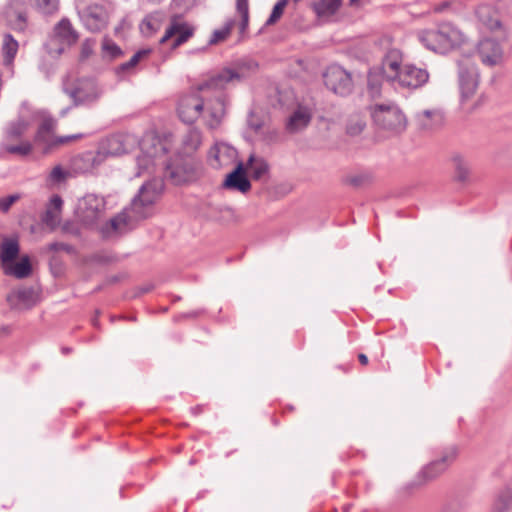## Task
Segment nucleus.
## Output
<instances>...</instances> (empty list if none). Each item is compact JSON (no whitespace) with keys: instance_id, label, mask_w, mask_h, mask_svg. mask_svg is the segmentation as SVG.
I'll return each instance as SVG.
<instances>
[{"instance_id":"56","label":"nucleus","mask_w":512,"mask_h":512,"mask_svg":"<svg viewBox=\"0 0 512 512\" xmlns=\"http://www.w3.org/2000/svg\"><path fill=\"white\" fill-rule=\"evenodd\" d=\"M203 411H204V405H202V404L196 405L191 408V413L194 416L200 415L201 413H203Z\"/></svg>"},{"instance_id":"19","label":"nucleus","mask_w":512,"mask_h":512,"mask_svg":"<svg viewBox=\"0 0 512 512\" xmlns=\"http://www.w3.org/2000/svg\"><path fill=\"white\" fill-rule=\"evenodd\" d=\"M477 53L483 64L495 66L502 60L503 52L500 44L490 38L483 39L477 46Z\"/></svg>"},{"instance_id":"5","label":"nucleus","mask_w":512,"mask_h":512,"mask_svg":"<svg viewBox=\"0 0 512 512\" xmlns=\"http://www.w3.org/2000/svg\"><path fill=\"white\" fill-rule=\"evenodd\" d=\"M458 454L459 450L456 445L444 447L435 459L420 469L409 486L418 488L436 480L456 461Z\"/></svg>"},{"instance_id":"64","label":"nucleus","mask_w":512,"mask_h":512,"mask_svg":"<svg viewBox=\"0 0 512 512\" xmlns=\"http://www.w3.org/2000/svg\"><path fill=\"white\" fill-rule=\"evenodd\" d=\"M58 263V258L56 256L51 257L50 264Z\"/></svg>"},{"instance_id":"38","label":"nucleus","mask_w":512,"mask_h":512,"mask_svg":"<svg viewBox=\"0 0 512 512\" xmlns=\"http://www.w3.org/2000/svg\"><path fill=\"white\" fill-rule=\"evenodd\" d=\"M366 122L364 118L359 114L352 115L346 126V131L351 136L359 135L365 128Z\"/></svg>"},{"instance_id":"34","label":"nucleus","mask_w":512,"mask_h":512,"mask_svg":"<svg viewBox=\"0 0 512 512\" xmlns=\"http://www.w3.org/2000/svg\"><path fill=\"white\" fill-rule=\"evenodd\" d=\"M510 510H512V491L506 488L498 494L493 504V511L508 512Z\"/></svg>"},{"instance_id":"13","label":"nucleus","mask_w":512,"mask_h":512,"mask_svg":"<svg viewBox=\"0 0 512 512\" xmlns=\"http://www.w3.org/2000/svg\"><path fill=\"white\" fill-rule=\"evenodd\" d=\"M458 67L460 95L462 102H464L476 93L480 76L477 66L468 60L460 61Z\"/></svg>"},{"instance_id":"33","label":"nucleus","mask_w":512,"mask_h":512,"mask_svg":"<svg viewBox=\"0 0 512 512\" xmlns=\"http://www.w3.org/2000/svg\"><path fill=\"white\" fill-rule=\"evenodd\" d=\"M28 129V123L24 119L9 123L5 131V141L13 142L21 139Z\"/></svg>"},{"instance_id":"53","label":"nucleus","mask_w":512,"mask_h":512,"mask_svg":"<svg viewBox=\"0 0 512 512\" xmlns=\"http://www.w3.org/2000/svg\"><path fill=\"white\" fill-rule=\"evenodd\" d=\"M203 313V310H195L188 313H183L175 317V321H179L181 319H195L199 317Z\"/></svg>"},{"instance_id":"3","label":"nucleus","mask_w":512,"mask_h":512,"mask_svg":"<svg viewBox=\"0 0 512 512\" xmlns=\"http://www.w3.org/2000/svg\"><path fill=\"white\" fill-rule=\"evenodd\" d=\"M418 39L427 49L441 54L464 41L462 32L451 23H441L434 28L422 30L418 33Z\"/></svg>"},{"instance_id":"16","label":"nucleus","mask_w":512,"mask_h":512,"mask_svg":"<svg viewBox=\"0 0 512 512\" xmlns=\"http://www.w3.org/2000/svg\"><path fill=\"white\" fill-rule=\"evenodd\" d=\"M1 14L7 25L13 30L24 31L26 29L27 16L20 0H9Z\"/></svg>"},{"instance_id":"59","label":"nucleus","mask_w":512,"mask_h":512,"mask_svg":"<svg viewBox=\"0 0 512 512\" xmlns=\"http://www.w3.org/2000/svg\"><path fill=\"white\" fill-rule=\"evenodd\" d=\"M446 7H448V3H447V2H445V3H443V4L439 5V6H436V7H435V11H437V12H441V11H443Z\"/></svg>"},{"instance_id":"21","label":"nucleus","mask_w":512,"mask_h":512,"mask_svg":"<svg viewBox=\"0 0 512 512\" xmlns=\"http://www.w3.org/2000/svg\"><path fill=\"white\" fill-rule=\"evenodd\" d=\"M443 120V114L439 109H426L415 114L416 125L423 131H429L440 127Z\"/></svg>"},{"instance_id":"54","label":"nucleus","mask_w":512,"mask_h":512,"mask_svg":"<svg viewBox=\"0 0 512 512\" xmlns=\"http://www.w3.org/2000/svg\"><path fill=\"white\" fill-rule=\"evenodd\" d=\"M292 190L290 184L282 183L275 186V192L281 196L287 195Z\"/></svg>"},{"instance_id":"22","label":"nucleus","mask_w":512,"mask_h":512,"mask_svg":"<svg viewBox=\"0 0 512 512\" xmlns=\"http://www.w3.org/2000/svg\"><path fill=\"white\" fill-rule=\"evenodd\" d=\"M7 301L13 308H17L22 304L25 308L33 307L37 302V293L33 287H22L12 291Z\"/></svg>"},{"instance_id":"58","label":"nucleus","mask_w":512,"mask_h":512,"mask_svg":"<svg viewBox=\"0 0 512 512\" xmlns=\"http://www.w3.org/2000/svg\"><path fill=\"white\" fill-rule=\"evenodd\" d=\"M94 260L99 263H105V262L109 261V259L107 257L101 256V255H95Z\"/></svg>"},{"instance_id":"18","label":"nucleus","mask_w":512,"mask_h":512,"mask_svg":"<svg viewBox=\"0 0 512 512\" xmlns=\"http://www.w3.org/2000/svg\"><path fill=\"white\" fill-rule=\"evenodd\" d=\"M103 163L102 154L97 151H86L74 156L71 168L75 173H90Z\"/></svg>"},{"instance_id":"62","label":"nucleus","mask_w":512,"mask_h":512,"mask_svg":"<svg viewBox=\"0 0 512 512\" xmlns=\"http://www.w3.org/2000/svg\"><path fill=\"white\" fill-rule=\"evenodd\" d=\"M119 279H120L119 276H112V277L108 278V282L115 283V282L119 281Z\"/></svg>"},{"instance_id":"25","label":"nucleus","mask_w":512,"mask_h":512,"mask_svg":"<svg viewBox=\"0 0 512 512\" xmlns=\"http://www.w3.org/2000/svg\"><path fill=\"white\" fill-rule=\"evenodd\" d=\"M245 171H247L250 177L255 181H261L265 176L269 174L270 166L268 162L260 156L251 154L247 160Z\"/></svg>"},{"instance_id":"28","label":"nucleus","mask_w":512,"mask_h":512,"mask_svg":"<svg viewBox=\"0 0 512 512\" xmlns=\"http://www.w3.org/2000/svg\"><path fill=\"white\" fill-rule=\"evenodd\" d=\"M20 247L15 239L5 238L0 245V259L3 268L5 265H9L19 255Z\"/></svg>"},{"instance_id":"9","label":"nucleus","mask_w":512,"mask_h":512,"mask_svg":"<svg viewBox=\"0 0 512 512\" xmlns=\"http://www.w3.org/2000/svg\"><path fill=\"white\" fill-rule=\"evenodd\" d=\"M105 206L106 202L103 197L87 194L78 203L77 218L84 226L92 227L103 217Z\"/></svg>"},{"instance_id":"47","label":"nucleus","mask_w":512,"mask_h":512,"mask_svg":"<svg viewBox=\"0 0 512 512\" xmlns=\"http://www.w3.org/2000/svg\"><path fill=\"white\" fill-rule=\"evenodd\" d=\"M21 195L20 194H12L8 195L6 197L0 198V211L2 213H7L11 206L16 203L18 200H20Z\"/></svg>"},{"instance_id":"10","label":"nucleus","mask_w":512,"mask_h":512,"mask_svg":"<svg viewBox=\"0 0 512 512\" xmlns=\"http://www.w3.org/2000/svg\"><path fill=\"white\" fill-rule=\"evenodd\" d=\"M323 79L325 86L336 95L345 97L353 91L352 75L340 65H330L323 73Z\"/></svg>"},{"instance_id":"57","label":"nucleus","mask_w":512,"mask_h":512,"mask_svg":"<svg viewBox=\"0 0 512 512\" xmlns=\"http://www.w3.org/2000/svg\"><path fill=\"white\" fill-rule=\"evenodd\" d=\"M358 359H359V362L362 364V365H367L368 364V357L363 354V353H360L358 355Z\"/></svg>"},{"instance_id":"32","label":"nucleus","mask_w":512,"mask_h":512,"mask_svg":"<svg viewBox=\"0 0 512 512\" xmlns=\"http://www.w3.org/2000/svg\"><path fill=\"white\" fill-rule=\"evenodd\" d=\"M163 15L159 12L152 13L146 16L140 24V30L143 35L151 36L157 32L161 27Z\"/></svg>"},{"instance_id":"30","label":"nucleus","mask_w":512,"mask_h":512,"mask_svg":"<svg viewBox=\"0 0 512 512\" xmlns=\"http://www.w3.org/2000/svg\"><path fill=\"white\" fill-rule=\"evenodd\" d=\"M56 126L57 122L54 118L51 116L44 117L37 129L35 142L49 145L48 137L54 133Z\"/></svg>"},{"instance_id":"45","label":"nucleus","mask_w":512,"mask_h":512,"mask_svg":"<svg viewBox=\"0 0 512 512\" xmlns=\"http://www.w3.org/2000/svg\"><path fill=\"white\" fill-rule=\"evenodd\" d=\"M289 0H279L273 7L269 18L266 21V25L270 26L275 24L283 15L284 9L287 6Z\"/></svg>"},{"instance_id":"39","label":"nucleus","mask_w":512,"mask_h":512,"mask_svg":"<svg viewBox=\"0 0 512 512\" xmlns=\"http://www.w3.org/2000/svg\"><path fill=\"white\" fill-rule=\"evenodd\" d=\"M150 52V50H147V49H142V50H139L137 51L131 58L129 61L125 62V63H122L120 64L117 68H116V73L117 74H120V73H124V72H127L129 71L130 69L134 68L138 63L139 61L148 55V53Z\"/></svg>"},{"instance_id":"46","label":"nucleus","mask_w":512,"mask_h":512,"mask_svg":"<svg viewBox=\"0 0 512 512\" xmlns=\"http://www.w3.org/2000/svg\"><path fill=\"white\" fill-rule=\"evenodd\" d=\"M46 250L49 252L65 251L68 254H75L76 249L74 246L62 242H53L47 245Z\"/></svg>"},{"instance_id":"1","label":"nucleus","mask_w":512,"mask_h":512,"mask_svg":"<svg viewBox=\"0 0 512 512\" xmlns=\"http://www.w3.org/2000/svg\"><path fill=\"white\" fill-rule=\"evenodd\" d=\"M157 196V184L144 183L138 194L132 199L130 206L124 208L102 226L103 237L109 238L113 234L122 235L134 229L139 221L149 218L152 215V206L156 202Z\"/></svg>"},{"instance_id":"14","label":"nucleus","mask_w":512,"mask_h":512,"mask_svg":"<svg viewBox=\"0 0 512 512\" xmlns=\"http://www.w3.org/2000/svg\"><path fill=\"white\" fill-rule=\"evenodd\" d=\"M194 34V28L187 22L183 21L182 16L175 14L170 19V24L166 28L164 35L160 39V43H165L169 39L174 38L171 44L172 49H176L186 43Z\"/></svg>"},{"instance_id":"49","label":"nucleus","mask_w":512,"mask_h":512,"mask_svg":"<svg viewBox=\"0 0 512 512\" xmlns=\"http://www.w3.org/2000/svg\"><path fill=\"white\" fill-rule=\"evenodd\" d=\"M82 137H83L82 134H73V135H67V136H59V137H56L49 144V147L64 145V144H67V143H69L71 141L81 139Z\"/></svg>"},{"instance_id":"6","label":"nucleus","mask_w":512,"mask_h":512,"mask_svg":"<svg viewBox=\"0 0 512 512\" xmlns=\"http://www.w3.org/2000/svg\"><path fill=\"white\" fill-rule=\"evenodd\" d=\"M371 116L378 129L392 135L399 134L406 128L405 115L396 105H376L371 112Z\"/></svg>"},{"instance_id":"7","label":"nucleus","mask_w":512,"mask_h":512,"mask_svg":"<svg viewBox=\"0 0 512 512\" xmlns=\"http://www.w3.org/2000/svg\"><path fill=\"white\" fill-rule=\"evenodd\" d=\"M79 39L78 32L73 28L67 18L59 21L54 29L53 35L46 43V51L51 57H58L68 48L74 45Z\"/></svg>"},{"instance_id":"2","label":"nucleus","mask_w":512,"mask_h":512,"mask_svg":"<svg viewBox=\"0 0 512 512\" xmlns=\"http://www.w3.org/2000/svg\"><path fill=\"white\" fill-rule=\"evenodd\" d=\"M386 68L390 73L389 84L393 87L417 89L428 82L429 73L413 64L401 65V53L391 49L386 53Z\"/></svg>"},{"instance_id":"48","label":"nucleus","mask_w":512,"mask_h":512,"mask_svg":"<svg viewBox=\"0 0 512 512\" xmlns=\"http://www.w3.org/2000/svg\"><path fill=\"white\" fill-rule=\"evenodd\" d=\"M369 181V177L366 175H354L348 176L345 179V183L349 184L355 188L362 187Z\"/></svg>"},{"instance_id":"35","label":"nucleus","mask_w":512,"mask_h":512,"mask_svg":"<svg viewBox=\"0 0 512 512\" xmlns=\"http://www.w3.org/2000/svg\"><path fill=\"white\" fill-rule=\"evenodd\" d=\"M452 161L455 169V179L460 182L466 181L469 176V167L466 161L460 155H455Z\"/></svg>"},{"instance_id":"27","label":"nucleus","mask_w":512,"mask_h":512,"mask_svg":"<svg viewBox=\"0 0 512 512\" xmlns=\"http://www.w3.org/2000/svg\"><path fill=\"white\" fill-rule=\"evenodd\" d=\"M5 275L14 276L17 279H24L31 275L32 265L28 256H23L19 262L5 265L3 268Z\"/></svg>"},{"instance_id":"60","label":"nucleus","mask_w":512,"mask_h":512,"mask_svg":"<svg viewBox=\"0 0 512 512\" xmlns=\"http://www.w3.org/2000/svg\"><path fill=\"white\" fill-rule=\"evenodd\" d=\"M61 352L64 355H68V354H70L72 352V348L71 347H62L61 348Z\"/></svg>"},{"instance_id":"52","label":"nucleus","mask_w":512,"mask_h":512,"mask_svg":"<svg viewBox=\"0 0 512 512\" xmlns=\"http://www.w3.org/2000/svg\"><path fill=\"white\" fill-rule=\"evenodd\" d=\"M210 161H211V165L214 168L221 167L222 164H221L220 159H219V150H218V148L211 149V151H210Z\"/></svg>"},{"instance_id":"15","label":"nucleus","mask_w":512,"mask_h":512,"mask_svg":"<svg viewBox=\"0 0 512 512\" xmlns=\"http://www.w3.org/2000/svg\"><path fill=\"white\" fill-rule=\"evenodd\" d=\"M164 175L173 184L180 185L194 177L195 168L190 159L177 156L166 164Z\"/></svg>"},{"instance_id":"42","label":"nucleus","mask_w":512,"mask_h":512,"mask_svg":"<svg viewBox=\"0 0 512 512\" xmlns=\"http://www.w3.org/2000/svg\"><path fill=\"white\" fill-rule=\"evenodd\" d=\"M236 10L241 16L240 32L246 31L249 22V4L248 0H236Z\"/></svg>"},{"instance_id":"36","label":"nucleus","mask_w":512,"mask_h":512,"mask_svg":"<svg viewBox=\"0 0 512 512\" xmlns=\"http://www.w3.org/2000/svg\"><path fill=\"white\" fill-rule=\"evenodd\" d=\"M226 113V103L224 96L216 98L214 104L210 107V116L214 124H219Z\"/></svg>"},{"instance_id":"26","label":"nucleus","mask_w":512,"mask_h":512,"mask_svg":"<svg viewBox=\"0 0 512 512\" xmlns=\"http://www.w3.org/2000/svg\"><path fill=\"white\" fill-rule=\"evenodd\" d=\"M390 73L386 68V55L382 59L381 65L377 67H373L368 74V87L370 91L374 93H378L380 91L381 84L383 82L389 83Z\"/></svg>"},{"instance_id":"11","label":"nucleus","mask_w":512,"mask_h":512,"mask_svg":"<svg viewBox=\"0 0 512 512\" xmlns=\"http://www.w3.org/2000/svg\"><path fill=\"white\" fill-rule=\"evenodd\" d=\"M257 68V64L249 62L247 64L238 65L237 68H224L216 75L210 77L207 81L199 86V90H223L233 81H240L245 77L244 67Z\"/></svg>"},{"instance_id":"63","label":"nucleus","mask_w":512,"mask_h":512,"mask_svg":"<svg viewBox=\"0 0 512 512\" xmlns=\"http://www.w3.org/2000/svg\"><path fill=\"white\" fill-rule=\"evenodd\" d=\"M126 25L125 19L122 20L121 24L115 28V32L118 33L120 29H122Z\"/></svg>"},{"instance_id":"40","label":"nucleus","mask_w":512,"mask_h":512,"mask_svg":"<svg viewBox=\"0 0 512 512\" xmlns=\"http://www.w3.org/2000/svg\"><path fill=\"white\" fill-rule=\"evenodd\" d=\"M38 11L45 15H51L58 10V0H30Z\"/></svg>"},{"instance_id":"31","label":"nucleus","mask_w":512,"mask_h":512,"mask_svg":"<svg viewBox=\"0 0 512 512\" xmlns=\"http://www.w3.org/2000/svg\"><path fill=\"white\" fill-rule=\"evenodd\" d=\"M18 48V42L14 39V37L9 33L5 34L2 43L3 62L5 65L8 66L13 63Z\"/></svg>"},{"instance_id":"24","label":"nucleus","mask_w":512,"mask_h":512,"mask_svg":"<svg viewBox=\"0 0 512 512\" xmlns=\"http://www.w3.org/2000/svg\"><path fill=\"white\" fill-rule=\"evenodd\" d=\"M312 119V113L306 106L299 105L297 109L289 117L286 129L295 133L305 127H307Z\"/></svg>"},{"instance_id":"4","label":"nucleus","mask_w":512,"mask_h":512,"mask_svg":"<svg viewBox=\"0 0 512 512\" xmlns=\"http://www.w3.org/2000/svg\"><path fill=\"white\" fill-rule=\"evenodd\" d=\"M62 91L72 100V107L92 106L103 93L93 78L85 77L72 81L68 76L62 80Z\"/></svg>"},{"instance_id":"23","label":"nucleus","mask_w":512,"mask_h":512,"mask_svg":"<svg viewBox=\"0 0 512 512\" xmlns=\"http://www.w3.org/2000/svg\"><path fill=\"white\" fill-rule=\"evenodd\" d=\"M62 206V198L55 194L51 197L45 212L41 216V221L51 230L59 225Z\"/></svg>"},{"instance_id":"17","label":"nucleus","mask_w":512,"mask_h":512,"mask_svg":"<svg viewBox=\"0 0 512 512\" xmlns=\"http://www.w3.org/2000/svg\"><path fill=\"white\" fill-rule=\"evenodd\" d=\"M204 102L198 95H190L181 99L178 106V115L186 124H192L203 111Z\"/></svg>"},{"instance_id":"37","label":"nucleus","mask_w":512,"mask_h":512,"mask_svg":"<svg viewBox=\"0 0 512 512\" xmlns=\"http://www.w3.org/2000/svg\"><path fill=\"white\" fill-rule=\"evenodd\" d=\"M234 26V20H229L225 23V25L221 29H217L213 32L211 38L208 41V45H216L220 42H223L230 35L232 28Z\"/></svg>"},{"instance_id":"29","label":"nucleus","mask_w":512,"mask_h":512,"mask_svg":"<svg viewBox=\"0 0 512 512\" xmlns=\"http://www.w3.org/2000/svg\"><path fill=\"white\" fill-rule=\"evenodd\" d=\"M342 5V0H318L312 3V8L319 18H328L336 14Z\"/></svg>"},{"instance_id":"43","label":"nucleus","mask_w":512,"mask_h":512,"mask_svg":"<svg viewBox=\"0 0 512 512\" xmlns=\"http://www.w3.org/2000/svg\"><path fill=\"white\" fill-rule=\"evenodd\" d=\"M3 147L6 152L20 156H27L32 151V145L29 141H21L20 144L17 145L3 144Z\"/></svg>"},{"instance_id":"55","label":"nucleus","mask_w":512,"mask_h":512,"mask_svg":"<svg viewBox=\"0 0 512 512\" xmlns=\"http://www.w3.org/2000/svg\"><path fill=\"white\" fill-rule=\"evenodd\" d=\"M91 53H92V45H91L90 40L87 39L82 44V56L83 57H88Z\"/></svg>"},{"instance_id":"41","label":"nucleus","mask_w":512,"mask_h":512,"mask_svg":"<svg viewBox=\"0 0 512 512\" xmlns=\"http://www.w3.org/2000/svg\"><path fill=\"white\" fill-rule=\"evenodd\" d=\"M184 146L189 150H196L201 145V133L197 129H189L183 138Z\"/></svg>"},{"instance_id":"8","label":"nucleus","mask_w":512,"mask_h":512,"mask_svg":"<svg viewBox=\"0 0 512 512\" xmlns=\"http://www.w3.org/2000/svg\"><path fill=\"white\" fill-rule=\"evenodd\" d=\"M114 10V5L110 1L94 3L83 10L78 11V15L83 25L91 32H100L109 22L110 14Z\"/></svg>"},{"instance_id":"50","label":"nucleus","mask_w":512,"mask_h":512,"mask_svg":"<svg viewBox=\"0 0 512 512\" xmlns=\"http://www.w3.org/2000/svg\"><path fill=\"white\" fill-rule=\"evenodd\" d=\"M248 126L254 131L259 132L263 127V122L259 118L255 116L253 112L249 114L248 120H247Z\"/></svg>"},{"instance_id":"61","label":"nucleus","mask_w":512,"mask_h":512,"mask_svg":"<svg viewBox=\"0 0 512 512\" xmlns=\"http://www.w3.org/2000/svg\"><path fill=\"white\" fill-rule=\"evenodd\" d=\"M70 109H71V107H66V108L62 109L60 111V116L64 117L69 112Z\"/></svg>"},{"instance_id":"20","label":"nucleus","mask_w":512,"mask_h":512,"mask_svg":"<svg viewBox=\"0 0 512 512\" xmlns=\"http://www.w3.org/2000/svg\"><path fill=\"white\" fill-rule=\"evenodd\" d=\"M223 187L237 190L241 193L250 191L251 182L246 175L245 166L242 162H239L235 169L226 176Z\"/></svg>"},{"instance_id":"51","label":"nucleus","mask_w":512,"mask_h":512,"mask_svg":"<svg viewBox=\"0 0 512 512\" xmlns=\"http://www.w3.org/2000/svg\"><path fill=\"white\" fill-rule=\"evenodd\" d=\"M50 177L53 181L60 182L65 178V172L61 166H56L52 169Z\"/></svg>"},{"instance_id":"12","label":"nucleus","mask_w":512,"mask_h":512,"mask_svg":"<svg viewBox=\"0 0 512 512\" xmlns=\"http://www.w3.org/2000/svg\"><path fill=\"white\" fill-rule=\"evenodd\" d=\"M135 146V139L128 134H112L103 139L98 148V152L102 154L103 162L107 157L121 156L129 153Z\"/></svg>"},{"instance_id":"44","label":"nucleus","mask_w":512,"mask_h":512,"mask_svg":"<svg viewBox=\"0 0 512 512\" xmlns=\"http://www.w3.org/2000/svg\"><path fill=\"white\" fill-rule=\"evenodd\" d=\"M102 50L110 59H115L122 55L120 47L108 37H104L102 41Z\"/></svg>"}]
</instances>
